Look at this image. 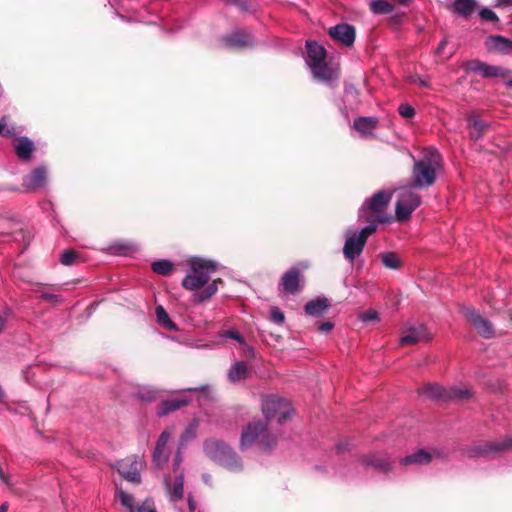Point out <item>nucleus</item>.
Segmentation results:
<instances>
[{
	"instance_id": "16",
	"label": "nucleus",
	"mask_w": 512,
	"mask_h": 512,
	"mask_svg": "<svg viewBox=\"0 0 512 512\" xmlns=\"http://www.w3.org/2000/svg\"><path fill=\"white\" fill-rule=\"evenodd\" d=\"M431 334L423 324L408 327L400 337L402 346L417 344L422 341H429Z\"/></svg>"
},
{
	"instance_id": "12",
	"label": "nucleus",
	"mask_w": 512,
	"mask_h": 512,
	"mask_svg": "<svg viewBox=\"0 0 512 512\" xmlns=\"http://www.w3.org/2000/svg\"><path fill=\"white\" fill-rule=\"evenodd\" d=\"M365 244V239L363 237H359L356 234V230L348 228L345 231V243L343 247V254L345 259L353 262L362 254Z\"/></svg>"
},
{
	"instance_id": "10",
	"label": "nucleus",
	"mask_w": 512,
	"mask_h": 512,
	"mask_svg": "<svg viewBox=\"0 0 512 512\" xmlns=\"http://www.w3.org/2000/svg\"><path fill=\"white\" fill-rule=\"evenodd\" d=\"M221 43L228 49H244L253 44V33L237 28L221 37Z\"/></svg>"
},
{
	"instance_id": "17",
	"label": "nucleus",
	"mask_w": 512,
	"mask_h": 512,
	"mask_svg": "<svg viewBox=\"0 0 512 512\" xmlns=\"http://www.w3.org/2000/svg\"><path fill=\"white\" fill-rule=\"evenodd\" d=\"M303 275L299 268L293 267L285 272L281 278L280 289L288 294H296L300 290Z\"/></svg>"
},
{
	"instance_id": "38",
	"label": "nucleus",
	"mask_w": 512,
	"mask_h": 512,
	"mask_svg": "<svg viewBox=\"0 0 512 512\" xmlns=\"http://www.w3.org/2000/svg\"><path fill=\"white\" fill-rule=\"evenodd\" d=\"M169 458L168 450L167 448H159L155 447L154 453H153V462L154 464L160 468L164 463L167 462Z\"/></svg>"
},
{
	"instance_id": "62",
	"label": "nucleus",
	"mask_w": 512,
	"mask_h": 512,
	"mask_svg": "<svg viewBox=\"0 0 512 512\" xmlns=\"http://www.w3.org/2000/svg\"><path fill=\"white\" fill-rule=\"evenodd\" d=\"M202 478H203V481L206 484H210V482H211V475L210 474H204Z\"/></svg>"
},
{
	"instance_id": "42",
	"label": "nucleus",
	"mask_w": 512,
	"mask_h": 512,
	"mask_svg": "<svg viewBox=\"0 0 512 512\" xmlns=\"http://www.w3.org/2000/svg\"><path fill=\"white\" fill-rule=\"evenodd\" d=\"M473 136L475 138H480L485 132L486 123L478 118L474 119L472 122Z\"/></svg>"
},
{
	"instance_id": "11",
	"label": "nucleus",
	"mask_w": 512,
	"mask_h": 512,
	"mask_svg": "<svg viewBox=\"0 0 512 512\" xmlns=\"http://www.w3.org/2000/svg\"><path fill=\"white\" fill-rule=\"evenodd\" d=\"M509 449H512V438L475 445L468 450V455L470 457L495 456Z\"/></svg>"
},
{
	"instance_id": "6",
	"label": "nucleus",
	"mask_w": 512,
	"mask_h": 512,
	"mask_svg": "<svg viewBox=\"0 0 512 512\" xmlns=\"http://www.w3.org/2000/svg\"><path fill=\"white\" fill-rule=\"evenodd\" d=\"M391 195L390 193L379 190L373 194V196L367 199L359 209V218H364L365 215L368 216V213L374 215L376 221L387 223L391 219V217L387 216L385 211L390 203Z\"/></svg>"
},
{
	"instance_id": "46",
	"label": "nucleus",
	"mask_w": 512,
	"mask_h": 512,
	"mask_svg": "<svg viewBox=\"0 0 512 512\" xmlns=\"http://www.w3.org/2000/svg\"><path fill=\"white\" fill-rule=\"evenodd\" d=\"M398 112L404 118H411L415 115V109L407 103L401 104L398 108Z\"/></svg>"
},
{
	"instance_id": "29",
	"label": "nucleus",
	"mask_w": 512,
	"mask_h": 512,
	"mask_svg": "<svg viewBox=\"0 0 512 512\" xmlns=\"http://www.w3.org/2000/svg\"><path fill=\"white\" fill-rule=\"evenodd\" d=\"M163 391L150 386H142L138 388L137 398L146 402H153L162 398Z\"/></svg>"
},
{
	"instance_id": "44",
	"label": "nucleus",
	"mask_w": 512,
	"mask_h": 512,
	"mask_svg": "<svg viewBox=\"0 0 512 512\" xmlns=\"http://www.w3.org/2000/svg\"><path fill=\"white\" fill-rule=\"evenodd\" d=\"M479 16L483 21L498 22L499 18L496 13L490 8H483L479 12Z\"/></svg>"
},
{
	"instance_id": "4",
	"label": "nucleus",
	"mask_w": 512,
	"mask_h": 512,
	"mask_svg": "<svg viewBox=\"0 0 512 512\" xmlns=\"http://www.w3.org/2000/svg\"><path fill=\"white\" fill-rule=\"evenodd\" d=\"M306 63L313 77L325 84H331L338 78V70L326 62V50L316 41L306 42Z\"/></svg>"
},
{
	"instance_id": "64",
	"label": "nucleus",
	"mask_w": 512,
	"mask_h": 512,
	"mask_svg": "<svg viewBox=\"0 0 512 512\" xmlns=\"http://www.w3.org/2000/svg\"><path fill=\"white\" fill-rule=\"evenodd\" d=\"M4 399H5V393H4L2 386L0 385V402H4Z\"/></svg>"
},
{
	"instance_id": "28",
	"label": "nucleus",
	"mask_w": 512,
	"mask_h": 512,
	"mask_svg": "<svg viewBox=\"0 0 512 512\" xmlns=\"http://www.w3.org/2000/svg\"><path fill=\"white\" fill-rule=\"evenodd\" d=\"M431 461V455L423 449L418 450L415 453L405 456L400 460L402 465L417 464L423 465Z\"/></svg>"
},
{
	"instance_id": "43",
	"label": "nucleus",
	"mask_w": 512,
	"mask_h": 512,
	"mask_svg": "<svg viewBox=\"0 0 512 512\" xmlns=\"http://www.w3.org/2000/svg\"><path fill=\"white\" fill-rule=\"evenodd\" d=\"M447 44H448V40L445 38L438 44V46L435 50V57H437L439 59V61L447 60L453 55V52H451L447 55H444V49Z\"/></svg>"
},
{
	"instance_id": "50",
	"label": "nucleus",
	"mask_w": 512,
	"mask_h": 512,
	"mask_svg": "<svg viewBox=\"0 0 512 512\" xmlns=\"http://www.w3.org/2000/svg\"><path fill=\"white\" fill-rule=\"evenodd\" d=\"M360 319L364 323H368L371 321H377L379 319V315L375 310H368L360 315Z\"/></svg>"
},
{
	"instance_id": "47",
	"label": "nucleus",
	"mask_w": 512,
	"mask_h": 512,
	"mask_svg": "<svg viewBox=\"0 0 512 512\" xmlns=\"http://www.w3.org/2000/svg\"><path fill=\"white\" fill-rule=\"evenodd\" d=\"M75 258H76V254L74 251L72 250H66L62 253L61 257H60V262L63 264V265H71L74 263L75 261Z\"/></svg>"
},
{
	"instance_id": "51",
	"label": "nucleus",
	"mask_w": 512,
	"mask_h": 512,
	"mask_svg": "<svg viewBox=\"0 0 512 512\" xmlns=\"http://www.w3.org/2000/svg\"><path fill=\"white\" fill-rule=\"evenodd\" d=\"M170 439V433L168 431H163L158 440H157V443H156V447H159V448H167V443Z\"/></svg>"
},
{
	"instance_id": "36",
	"label": "nucleus",
	"mask_w": 512,
	"mask_h": 512,
	"mask_svg": "<svg viewBox=\"0 0 512 512\" xmlns=\"http://www.w3.org/2000/svg\"><path fill=\"white\" fill-rule=\"evenodd\" d=\"M109 250L112 253L123 255L129 251L135 250L134 244L122 240L114 241L110 244Z\"/></svg>"
},
{
	"instance_id": "35",
	"label": "nucleus",
	"mask_w": 512,
	"mask_h": 512,
	"mask_svg": "<svg viewBox=\"0 0 512 512\" xmlns=\"http://www.w3.org/2000/svg\"><path fill=\"white\" fill-rule=\"evenodd\" d=\"M381 261L386 268L399 269L402 262L399 257L393 252H385L380 255Z\"/></svg>"
},
{
	"instance_id": "32",
	"label": "nucleus",
	"mask_w": 512,
	"mask_h": 512,
	"mask_svg": "<svg viewBox=\"0 0 512 512\" xmlns=\"http://www.w3.org/2000/svg\"><path fill=\"white\" fill-rule=\"evenodd\" d=\"M184 494V476L178 475L173 483L172 489L169 491L170 500L173 502L179 501L183 498Z\"/></svg>"
},
{
	"instance_id": "30",
	"label": "nucleus",
	"mask_w": 512,
	"mask_h": 512,
	"mask_svg": "<svg viewBox=\"0 0 512 512\" xmlns=\"http://www.w3.org/2000/svg\"><path fill=\"white\" fill-rule=\"evenodd\" d=\"M363 465L366 467H374L381 472H388L390 469V461L378 456L365 457Z\"/></svg>"
},
{
	"instance_id": "5",
	"label": "nucleus",
	"mask_w": 512,
	"mask_h": 512,
	"mask_svg": "<svg viewBox=\"0 0 512 512\" xmlns=\"http://www.w3.org/2000/svg\"><path fill=\"white\" fill-rule=\"evenodd\" d=\"M203 450L209 459L230 472L238 473L243 470L241 459L225 442L215 439L206 440L203 443Z\"/></svg>"
},
{
	"instance_id": "7",
	"label": "nucleus",
	"mask_w": 512,
	"mask_h": 512,
	"mask_svg": "<svg viewBox=\"0 0 512 512\" xmlns=\"http://www.w3.org/2000/svg\"><path fill=\"white\" fill-rule=\"evenodd\" d=\"M415 188L413 185H409L401 188L398 192L395 213L399 221L409 219L413 211L421 203V198L415 192Z\"/></svg>"
},
{
	"instance_id": "59",
	"label": "nucleus",
	"mask_w": 512,
	"mask_h": 512,
	"mask_svg": "<svg viewBox=\"0 0 512 512\" xmlns=\"http://www.w3.org/2000/svg\"><path fill=\"white\" fill-rule=\"evenodd\" d=\"M498 6H509L512 5V0H497Z\"/></svg>"
},
{
	"instance_id": "26",
	"label": "nucleus",
	"mask_w": 512,
	"mask_h": 512,
	"mask_svg": "<svg viewBox=\"0 0 512 512\" xmlns=\"http://www.w3.org/2000/svg\"><path fill=\"white\" fill-rule=\"evenodd\" d=\"M329 301L326 298H316L306 303L305 313L312 317H319L328 309Z\"/></svg>"
},
{
	"instance_id": "21",
	"label": "nucleus",
	"mask_w": 512,
	"mask_h": 512,
	"mask_svg": "<svg viewBox=\"0 0 512 512\" xmlns=\"http://www.w3.org/2000/svg\"><path fill=\"white\" fill-rule=\"evenodd\" d=\"M251 374V371L245 361H236L228 370L227 378L229 382L235 384L237 382L246 380Z\"/></svg>"
},
{
	"instance_id": "24",
	"label": "nucleus",
	"mask_w": 512,
	"mask_h": 512,
	"mask_svg": "<svg viewBox=\"0 0 512 512\" xmlns=\"http://www.w3.org/2000/svg\"><path fill=\"white\" fill-rule=\"evenodd\" d=\"M476 0H452L451 8L463 18H468L476 9Z\"/></svg>"
},
{
	"instance_id": "61",
	"label": "nucleus",
	"mask_w": 512,
	"mask_h": 512,
	"mask_svg": "<svg viewBox=\"0 0 512 512\" xmlns=\"http://www.w3.org/2000/svg\"><path fill=\"white\" fill-rule=\"evenodd\" d=\"M1 481L7 485V486H11V481H10V476L9 475H5L4 479H1Z\"/></svg>"
},
{
	"instance_id": "3",
	"label": "nucleus",
	"mask_w": 512,
	"mask_h": 512,
	"mask_svg": "<svg viewBox=\"0 0 512 512\" xmlns=\"http://www.w3.org/2000/svg\"><path fill=\"white\" fill-rule=\"evenodd\" d=\"M442 170V157L437 149L428 148L422 157L414 162L412 169V184L416 188L432 186L437 174Z\"/></svg>"
},
{
	"instance_id": "9",
	"label": "nucleus",
	"mask_w": 512,
	"mask_h": 512,
	"mask_svg": "<svg viewBox=\"0 0 512 512\" xmlns=\"http://www.w3.org/2000/svg\"><path fill=\"white\" fill-rule=\"evenodd\" d=\"M462 68L467 73H478L484 78L505 77L510 73L509 70L501 66L488 65L480 60H469L462 64Z\"/></svg>"
},
{
	"instance_id": "14",
	"label": "nucleus",
	"mask_w": 512,
	"mask_h": 512,
	"mask_svg": "<svg viewBox=\"0 0 512 512\" xmlns=\"http://www.w3.org/2000/svg\"><path fill=\"white\" fill-rule=\"evenodd\" d=\"M48 182L47 168L43 165L36 167L29 174L23 176L22 186L27 191L44 188Z\"/></svg>"
},
{
	"instance_id": "22",
	"label": "nucleus",
	"mask_w": 512,
	"mask_h": 512,
	"mask_svg": "<svg viewBox=\"0 0 512 512\" xmlns=\"http://www.w3.org/2000/svg\"><path fill=\"white\" fill-rule=\"evenodd\" d=\"M376 117H358L354 120L353 127L363 136H370L377 127Z\"/></svg>"
},
{
	"instance_id": "57",
	"label": "nucleus",
	"mask_w": 512,
	"mask_h": 512,
	"mask_svg": "<svg viewBox=\"0 0 512 512\" xmlns=\"http://www.w3.org/2000/svg\"><path fill=\"white\" fill-rule=\"evenodd\" d=\"M7 320V315L4 313L0 315V332L4 329Z\"/></svg>"
},
{
	"instance_id": "8",
	"label": "nucleus",
	"mask_w": 512,
	"mask_h": 512,
	"mask_svg": "<svg viewBox=\"0 0 512 512\" xmlns=\"http://www.w3.org/2000/svg\"><path fill=\"white\" fill-rule=\"evenodd\" d=\"M420 394L430 399L464 400L471 396L467 388L451 387L446 389L439 384H426L420 390Z\"/></svg>"
},
{
	"instance_id": "63",
	"label": "nucleus",
	"mask_w": 512,
	"mask_h": 512,
	"mask_svg": "<svg viewBox=\"0 0 512 512\" xmlns=\"http://www.w3.org/2000/svg\"><path fill=\"white\" fill-rule=\"evenodd\" d=\"M8 510V503L4 502L0 505V512H7Z\"/></svg>"
},
{
	"instance_id": "18",
	"label": "nucleus",
	"mask_w": 512,
	"mask_h": 512,
	"mask_svg": "<svg viewBox=\"0 0 512 512\" xmlns=\"http://www.w3.org/2000/svg\"><path fill=\"white\" fill-rule=\"evenodd\" d=\"M116 467L126 480L133 483H140L141 476L138 470L139 462L137 460H121L117 462Z\"/></svg>"
},
{
	"instance_id": "56",
	"label": "nucleus",
	"mask_w": 512,
	"mask_h": 512,
	"mask_svg": "<svg viewBox=\"0 0 512 512\" xmlns=\"http://www.w3.org/2000/svg\"><path fill=\"white\" fill-rule=\"evenodd\" d=\"M415 82H417L419 85L423 86V87H427L428 86V82L421 76H417L416 79H415Z\"/></svg>"
},
{
	"instance_id": "27",
	"label": "nucleus",
	"mask_w": 512,
	"mask_h": 512,
	"mask_svg": "<svg viewBox=\"0 0 512 512\" xmlns=\"http://www.w3.org/2000/svg\"><path fill=\"white\" fill-rule=\"evenodd\" d=\"M156 321L158 325L168 331H178V326L171 320L169 314L162 305H158L155 309Z\"/></svg>"
},
{
	"instance_id": "49",
	"label": "nucleus",
	"mask_w": 512,
	"mask_h": 512,
	"mask_svg": "<svg viewBox=\"0 0 512 512\" xmlns=\"http://www.w3.org/2000/svg\"><path fill=\"white\" fill-rule=\"evenodd\" d=\"M5 117H3L1 119V132H0V135H3L5 137H10V136H13L17 133V130H16V127L11 125V126H7L5 123Z\"/></svg>"
},
{
	"instance_id": "37",
	"label": "nucleus",
	"mask_w": 512,
	"mask_h": 512,
	"mask_svg": "<svg viewBox=\"0 0 512 512\" xmlns=\"http://www.w3.org/2000/svg\"><path fill=\"white\" fill-rule=\"evenodd\" d=\"M363 220L369 222L368 225H366L365 227H363L361 230H356V234L359 236V237H363L365 239V242H367V239L370 235H372L376 229H377V224L379 223L378 221H376V218H373V219H370L367 215H365L364 218H362Z\"/></svg>"
},
{
	"instance_id": "34",
	"label": "nucleus",
	"mask_w": 512,
	"mask_h": 512,
	"mask_svg": "<svg viewBox=\"0 0 512 512\" xmlns=\"http://www.w3.org/2000/svg\"><path fill=\"white\" fill-rule=\"evenodd\" d=\"M199 426V423L196 419H194L189 425L186 427L184 432L182 433L179 441L180 447L184 446L191 440H193L196 437L197 428Z\"/></svg>"
},
{
	"instance_id": "19",
	"label": "nucleus",
	"mask_w": 512,
	"mask_h": 512,
	"mask_svg": "<svg viewBox=\"0 0 512 512\" xmlns=\"http://www.w3.org/2000/svg\"><path fill=\"white\" fill-rule=\"evenodd\" d=\"M15 154L23 162H29L32 159L35 146L32 140L26 136H20L16 139L14 145Z\"/></svg>"
},
{
	"instance_id": "31",
	"label": "nucleus",
	"mask_w": 512,
	"mask_h": 512,
	"mask_svg": "<svg viewBox=\"0 0 512 512\" xmlns=\"http://www.w3.org/2000/svg\"><path fill=\"white\" fill-rule=\"evenodd\" d=\"M115 495L127 512H137V507L134 505L133 495L125 492L121 488L116 489Z\"/></svg>"
},
{
	"instance_id": "2",
	"label": "nucleus",
	"mask_w": 512,
	"mask_h": 512,
	"mask_svg": "<svg viewBox=\"0 0 512 512\" xmlns=\"http://www.w3.org/2000/svg\"><path fill=\"white\" fill-rule=\"evenodd\" d=\"M190 270L182 279L181 285L184 289L192 291V301L201 304L212 298L218 291L220 279L209 282L210 276L217 269V262L194 257L190 260Z\"/></svg>"
},
{
	"instance_id": "15",
	"label": "nucleus",
	"mask_w": 512,
	"mask_h": 512,
	"mask_svg": "<svg viewBox=\"0 0 512 512\" xmlns=\"http://www.w3.org/2000/svg\"><path fill=\"white\" fill-rule=\"evenodd\" d=\"M328 34L334 41H337L346 47H351L356 38L355 27L347 23H340L330 27Z\"/></svg>"
},
{
	"instance_id": "1",
	"label": "nucleus",
	"mask_w": 512,
	"mask_h": 512,
	"mask_svg": "<svg viewBox=\"0 0 512 512\" xmlns=\"http://www.w3.org/2000/svg\"><path fill=\"white\" fill-rule=\"evenodd\" d=\"M261 402L264 421H258V452H269L276 444L280 426L292 417L293 408L290 402L275 395H267Z\"/></svg>"
},
{
	"instance_id": "52",
	"label": "nucleus",
	"mask_w": 512,
	"mask_h": 512,
	"mask_svg": "<svg viewBox=\"0 0 512 512\" xmlns=\"http://www.w3.org/2000/svg\"><path fill=\"white\" fill-rule=\"evenodd\" d=\"M227 4L236 5L242 12L248 11L249 3L247 0H225Z\"/></svg>"
},
{
	"instance_id": "45",
	"label": "nucleus",
	"mask_w": 512,
	"mask_h": 512,
	"mask_svg": "<svg viewBox=\"0 0 512 512\" xmlns=\"http://www.w3.org/2000/svg\"><path fill=\"white\" fill-rule=\"evenodd\" d=\"M40 298L44 301L52 303L53 305H59L64 302V299L61 295L52 294V293H41Z\"/></svg>"
},
{
	"instance_id": "60",
	"label": "nucleus",
	"mask_w": 512,
	"mask_h": 512,
	"mask_svg": "<svg viewBox=\"0 0 512 512\" xmlns=\"http://www.w3.org/2000/svg\"><path fill=\"white\" fill-rule=\"evenodd\" d=\"M1 481L7 485V486H11V481H10V476L9 475H5L4 479H1Z\"/></svg>"
},
{
	"instance_id": "39",
	"label": "nucleus",
	"mask_w": 512,
	"mask_h": 512,
	"mask_svg": "<svg viewBox=\"0 0 512 512\" xmlns=\"http://www.w3.org/2000/svg\"><path fill=\"white\" fill-rule=\"evenodd\" d=\"M269 320L275 324L281 325L285 321V315L279 307L272 306L270 308Z\"/></svg>"
},
{
	"instance_id": "40",
	"label": "nucleus",
	"mask_w": 512,
	"mask_h": 512,
	"mask_svg": "<svg viewBox=\"0 0 512 512\" xmlns=\"http://www.w3.org/2000/svg\"><path fill=\"white\" fill-rule=\"evenodd\" d=\"M219 338L221 339H232L239 343H244V338L235 329L223 330L219 332Z\"/></svg>"
},
{
	"instance_id": "33",
	"label": "nucleus",
	"mask_w": 512,
	"mask_h": 512,
	"mask_svg": "<svg viewBox=\"0 0 512 512\" xmlns=\"http://www.w3.org/2000/svg\"><path fill=\"white\" fill-rule=\"evenodd\" d=\"M151 268L156 274L167 276L173 270V263L166 259L157 260L152 262Z\"/></svg>"
},
{
	"instance_id": "25",
	"label": "nucleus",
	"mask_w": 512,
	"mask_h": 512,
	"mask_svg": "<svg viewBox=\"0 0 512 512\" xmlns=\"http://www.w3.org/2000/svg\"><path fill=\"white\" fill-rule=\"evenodd\" d=\"M487 45L490 50L499 53L507 54L512 52V40L503 36H490Z\"/></svg>"
},
{
	"instance_id": "58",
	"label": "nucleus",
	"mask_w": 512,
	"mask_h": 512,
	"mask_svg": "<svg viewBox=\"0 0 512 512\" xmlns=\"http://www.w3.org/2000/svg\"><path fill=\"white\" fill-rule=\"evenodd\" d=\"M188 508L190 511H194L196 509V503L191 496L188 498Z\"/></svg>"
},
{
	"instance_id": "48",
	"label": "nucleus",
	"mask_w": 512,
	"mask_h": 512,
	"mask_svg": "<svg viewBox=\"0 0 512 512\" xmlns=\"http://www.w3.org/2000/svg\"><path fill=\"white\" fill-rule=\"evenodd\" d=\"M137 512H156L153 500L146 498L142 504L137 507Z\"/></svg>"
},
{
	"instance_id": "23",
	"label": "nucleus",
	"mask_w": 512,
	"mask_h": 512,
	"mask_svg": "<svg viewBox=\"0 0 512 512\" xmlns=\"http://www.w3.org/2000/svg\"><path fill=\"white\" fill-rule=\"evenodd\" d=\"M256 444V422L251 421L243 429L240 438V449L246 450Z\"/></svg>"
},
{
	"instance_id": "54",
	"label": "nucleus",
	"mask_w": 512,
	"mask_h": 512,
	"mask_svg": "<svg viewBox=\"0 0 512 512\" xmlns=\"http://www.w3.org/2000/svg\"><path fill=\"white\" fill-rule=\"evenodd\" d=\"M182 462V454H181V447L178 448V451L174 458V467L175 469L181 464Z\"/></svg>"
},
{
	"instance_id": "53",
	"label": "nucleus",
	"mask_w": 512,
	"mask_h": 512,
	"mask_svg": "<svg viewBox=\"0 0 512 512\" xmlns=\"http://www.w3.org/2000/svg\"><path fill=\"white\" fill-rule=\"evenodd\" d=\"M334 327V324L330 321H326V322H322L319 326H318V330L322 333H328L330 332Z\"/></svg>"
},
{
	"instance_id": "55",
	"label": "nucleus",
	"mask_w": 512,
	"mask_h": 512,
	"mask_svg": "<svg viewBox=\"0 0 512 512\" xmlns=\"http://www.w3.org/2000/svg\"><path fill=\"white\" fill-rule=\"evenodd\" d=\"M209 389L208 385H202L200 387L187 388L182 392H194V391H207Z\"/></svg>"
},
{
	"instance_id": "13",
	"label": "nucleus",
	"mask_w": 512,
	"mask_h": 512,
	"mask_svg": "<svg viewBox=\"0 0 512 512\" xmlns=\"http://www.w3.org/2000/svg\"><path fill=\"white\" fill-rule=\"evenodd\" d=\"M463 313L467 321L475 328L481 337L489 339L494 336L495 329L490 320L480 315L475 309L467 308Z\"/></svg>"
},
{
	"instance_id": "41",
	"label": "nucleus",
	"mask_w": 512,
	"mask_h": 512,
	"mask_svg": "<svg viewBox=\"0 0 512 512\" xmlns=\"http://www.w3.org/2000/svg\"><path fill=\"white\" fill-rule=\"evenodd\" d=\"M372 9L376 13H389L392 11V6L383 0H375L372 2Z\"/></svg>"
},
{
	"instance_id": "20",
	"label": "nucleus",
	"mask_w": 512,
	"mask_h": 512,
	"mask_svg": "<svg viewBox=\"0 0 512 512\" xmlns=\"http://www.w3.org/2000/svg\"><path fill=\"white\" fill-rule=\"evenodd\" d=\"M190 402L191 398L186 395L171 400H163L158 406L157 415L165 416L171 412L177 411L180 408L187 406Z\"/></svg>"
}]
</instances>
